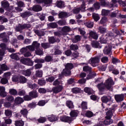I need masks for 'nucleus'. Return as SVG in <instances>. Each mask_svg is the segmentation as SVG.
I'll return each mask as SVG.
<instances>
[{
	"label": "nucleus",
	"mask_w": 126,
	"mask_h": 126,
	"mask_svg": "<svg viewBox=\"0 0 126 126\" xmlns=\"http://www.w3.org/2000/svg\"><path fill=\"white\" fill-rule=\"evenodd\" d=\"M65 69L63 70L62 74L63 75H65V76H68V75H71V69L73 68V64L71 63H67L65 66Z\"/></svg>",
	"instance_id": "f257e3e1"
},
{
	"label": "nucleus",
	"mask_w": 126,
	"mask_h": 126,
	"mask_svg": "<svg viewBox=\"0 0 126 126\" xmlns=\"http://www.w3.org/2000/svg\"><path fill=\"white\" fill-rule=\"evenodd\" d=\"M104 85L106 89L110 90V89H112L113 86L115 85V82L114 80H113V78L110 77L105 81Z\"/></svg>",
	"instance_id": "f03ea898"
},
{
	"label": "nucleus",
	"mask_w": 126,
	"mask_h": 126,
	"mask_svg": "<svg viewBox=\"0 0 126 126\" xmlns=\"http://www.w3.org/2000/svg\"><path fill=\"white\" fill-rule=\"evenodd\" d=\"M100 2L101 3V5L103 6H109V7H114V6H118L117 5V2L118 1L117 0H112L111 4L110 3L108 2V1H106L105 0H100Z\"/></svg>",
	"instance_id": "7ed1b4c3"
},
{
	"label": "nucleus",
	"mask_w": 126,
	"mask_h": 126,
	"mask_svg": "<svg viewBox=\"0 0 126 126\" xmlns=\"http://www.w3.org/2000/svg\"><path fill=\"white\" fill-rule=\"evenodd\" d=\"M31 27V25L30 24H19L18 26L15 28L16 31L17 32H22V30H24L25 29H29Z\"/></svg>",
	"instance_id": "20e7f679"
},
{
	"label": "nucleus",
	"mask_w": 126,
	"mask_h": 126,
	"mask_svg": "<svg viewBox=\"0 0 126 126\" xmlns=\"http://www.w3.org/2000/svg\"><path fill=\"white\" fill-rule=\"evenodd\" d=\"M99 62H100V56H96L95 57L91 58L89 60V63L94 67H95V66H97Z\"/></svg>",
	"instance_id": "39448f33"
},
{
	"label": "nucleus",
	"mask_w": 126,
	"mask_h": 126,
	"mask_svg": "<svg viewBox=\"0 0 126 126\" xmlns=\"http://www.w3.org/2000/svg\"><path fill=\"white\" fill-rule=\"evenodd\" d=\"M113 120L106 118V120L103 121L99 122L98 124L94 125V126H104L103 125H105V126H109V125H111L113 124Z\"/></svg>",
	"instance_id": "423d86ee"
},
{
	"label": "nucleus",
	"mask_w": 126,
	"mask_h": 126,
	"mask_svg": "<svg viewBox=\"0 0 126 126\" xmlns=\"http://www.w3.org/2000/svg\"><path fill=\"white\" fill-rule=\"evenodd\" d=\"M95 83L98 84L96 87L99 90V91H102L105 89V86H104V84H103V81L101 80V79H97L95 80Z\"/></svg>",
	"instance_id": "0eeeda50"
},
{
	"label": "nucleus",
	"mask_w": 126,
	"mask_h": 126,
	"mask_svg": "<svg viewBox=\"0 0 126 126\" xmlns=\"http://www.w3.org/2000/svg\"><path fill=\"white\" fill-rule=\"evenodd\" d=\"M63 89V86L62 85H59L58 86L54 87L52 89V91L53 92V93H54V94H58V93L62 92Z\"/></svg>",
	"instance_id": "6e6552de"
},
{
	"label": "nucleus",
	"mask_w": 126,
	"mask_h": 126,
	"mask_svg": "<svg viewBox=\"0 0 126 126\" xmlns=\"http://www.w3.org/2000/svg\"><path fill=\"white\" fill-rule=\"evenodd\" d=\"M21 63L23 64H26V65H30L32 66L33 65V63L29 58H23L21 60Z\"/></svg>",
	"instance_id": "1a4fd4ad"
},
{
	"label": "nucleus",
	"mask_w": 126,
	"mask_h": 126,
	"mask_svg": "<svg viewBox=\"0 0 126 126\" xmlns=\"http://www.w3.org/2000/svg\"><path fill=\"white\" fill-rule=\"evenodd\" d=\"M60 120L62 121V122H64V123H68L69 124H70L73 121V119L72 118L63 116L60 117Z\"/></svg>",
	"instance_id": "9d476101"
},
{
	"label": "nucleus",
	"mask_w": 126,
	"mask_h": 126,
	"mask_svg": "<svg viewBox=\"0 0 126 126\" xmlns=\"http://www.w3.org/2000/svg\"><path fill=\"white\" fill-rule=\"evenodd\" d=\"M62 35H66L68 32L71 31V28L69 26H64L62 29Z\"/></svg>",
	"instance_id": "9b49d317"
},
{
	"label": "nucleus",
	"mask_w": 126,
	"mask_h": 126,
	"mask_svg": "<svg viewBox=\"0 0 126 126\" xmlns=\"http://www.w3.org/2000/svg\"><path fill=\"white\" fill-rule=\"evenodd\" d=\"M32 51V52H33V51H35V48H34V46H33V44L32 45L27 46L26 48H23L21 49V53H24L27 51Z\"/></svg>",
	"instance_id": "f8f14e48"
},
{
	"label": "nucleus",
	"mask_w": 126,
	"mask_h": 126,
	"mask_svg": "<svg viewBox=\"0 0 126 126\" xmlns=\"http://www.w3.org/2000/svg\"><path fill=\"white\" fill-rule=\"evenodd\" d=\"M85 10V3L83 2L80 8H76L73 10V12L75 13H79V11L81 10V11H84Z\"/></svg>",
	"instance_id": "ddd939ff"
},
{
	"label": "nucleus",
	"mask_w": 126,
	"mask_h": 126,
	"mask_svg": "<svg viewBox=\"0 0 126 126\" xmlns=\"http://www.w3.org/2000/svg\"><path fill=\"white\" fill-rule=\"evenodd\" d=\"M29 10H33V11L38 12L42 10V7L39 5H36L33 6L32 8H30Z\"/></svg>",
	"instance_id": "4468645a"
},
{
	"label": "nucleus",
	"mask_w": 126,
	"mask_h": 126,
	"mask_svg": "<svg viewBox=\"0 0 126 126\" xmlns=\"http://www.w3.org/2000/svg\"><path fill=\"white\" fill-rule=\"evenodd\" d=\"M7 94L5 92V88L3 86H0V96L3 98L6 97Z\"/></svg>",
	"instance_id": "2eb2a0df"
},
{
	"label": "nucleus",
	"mask_w": 126,
	"mask_h": 126,
	"mask_svg": "<svg viewBox=\"0 0 126 126\" xmlns=\"http://www.w3.org/2000/svg\"><path fill=\"white\" fill-rule=\"evenodd\" d=\"M114 112H115V110L113 109L111 110H108L106 113L105 119H109L111 120L112 117H113V113H114Z\"/></svg>",
	"instance_id": "dca6fc26"
},
{
	"label": "nucleus",
	"mask_w": 126,
	"mask_h": 126,
	"mask_svg": "<svg viewBox=\"0 0 126 126\" xmlns=\"http://www.w3.org/2000/svg\"><path fill=\"white\" fill-rule=\"evenodd\" d=\"M101 100L102 103H108L112 100V97L110 96H103L101 97Z\"/></svg>",
	"instance_id": "f3484780"
},
{
	"label": "nucleus",
	"mask_w": 126,
	"mask_h": 126,
	"mask_svg": "<svg viewBox=\"0 0 126 126\" xmlns=\"http://www.w3.org/2000/svg\"><path fill=\"white\" fill-rule=\"evenodd\" d=\"M114 97L116 101L117 102H122V101H124V95L123 94H116Z\"/></svg>",
	"instance_id": "a211bd4d"
},
{
	"label": "nucleus",
	"mask_w": 126,
	"mask_h": 126,
	"mask_svg": "<svg viewBox=\"0 0 126 126\" xmlns=\"http://www.w3.org/2000/svg\"><path fill=\"white\" fill-rule=\"evenodd\" d=\"M32 15V13L30 11H26L24 13H21V16L22 18H26V17H29Z\"/></svg>",
	"instance_id": "6ab92c4d"
},
{
	"label": "nucleus",
	"mask_w": 126,
	"mask_h": 126,
	"mask_svg": "<svg viewBox=\"0 0 126 126\" xmlns=\"http://www.w3.org/2000/svg\"><path fill=\"white\" fill-rule=\"evenodd\" d=\"M29 95L32 98H37L38 95L37 91H33L29 93Z\"/></svg>",
	"instance_id": "aec40b11"
},
{
	"label": "nucleus",
	"mask_w": 126,
	"mask_h": 126,
	"mask_svg": "<svg viewBox=\"0 0 126 126\" xmlns=\"http://www.w3.org/2000/svg\"><path fill=\"white\" fill-rule=\"evenodd\" d=\"M24 102V100L21 97L18 96L16 97V98L15 99V103L16 104H22V103Z\"/></svg>",
	"instance_id": "412c9836"
},
{
	"label": "nucleus",
	"mask_w": 126,
	"mask_h": 126,
	"mask_svg": "<svg viewBox=\"0 0 126 126\" xmlns=\"http://www.w3.org/2000/svg\"><path fill=\"white\" fill-rule=\"evenodd\" d=\"M111 51H112V48L110 47H106L103 50V53L105 55H110L111 54Z\"/></svg>",
	"instance_id": "4be33fe9"
},
{
	"label": "nucleus",
	"mask_w": 126,
	"mask_h": 126,
	"mask_svg": "<svg viewBox=\"0 0 126 126\" xmlns=\"http://www.w3.org/2000/svg\"><path fill=\"white\" fill-rule=\"evenodd\" d=\"M89 35L93 39H94L95 40H97V39H98V34H97L95 32L92 31L90 32Z\"/></svg>",
	"instance_id": "5701e85b"
},
{
	"label": "nucleus",
	"mask_w": 126,
	"mask_h": 126,
	"mask_svg": "<svg viewBox=\"0 0 126 126\" xmlns=\"http://www.w3.org/2000/svg\"><path fill=\"white\" fill-rule=\"evenodd\" d=\"M48 120L50 121V122H56V121H58V118L57 116L52 115L50 116H49L48 117Z\"/></svg>",
	"instance_id": "b1692460"
},
{
	"label": "nucleus",
	"mask_w": 126,
	"mask_h": 126,
	"mask_svg": "<svg viewBox=\"0 0 126 126\" xmlns=\"http://www.w3.org/2000/svg\"><path fill=\"white\" fill-rule=\"evenodd\" d=\"M84 91L86 93H87L88 95H91V94H93V93H94L93 90L90 88H85L84 89Z\"/></svg>",
	"instance_id": "393cba45"
},
{
	"label": "nucleus",
	"mask_w": 126,
	"mask_h": 126,
	"mask_svg": "<svg viewBox=\"0 0 126 126\" xmlns=\"http://www.w3.org/2000/svg\"><path fill=\"white\" fill-rule=\"evenodd\" d=\"M57 6L58 7H60V8H62V7H64V2L59 0L57 2Z\"/></svg>",
	"instance_id": "a878e982"
},
{
	"label": "nucleus",
	"mask_w": 126,
	"mask_h": 126,
	"mask_svg": "<svg viewBox=\"0 0 126 126\" xmlns=\"http://www.w3.org/2000/svg\"><path fill=\"white\" fill-rule=\"evenodd\" d=\"M1 6L3 7V8H6V7L9 6V3H8L7 1L4 0L1 2Z\"/></svg>",
	"instance_id": "bb28decb"
},
{
	"label": "nucleus",
	"mask_w": 126,
	"mask_h": 126,
	"mask_svg": "<svg viewBox=\"0 0 126 126\" xmlns=\"http://www.w3.org/2000/svg\"><path fill=\"white\" fill-rule=\"evenodd\" d=\"M66 105L69 109H73L74 106H73V103L71 101L68 100L66 101Z\"/></svg>",
	"instance_id": "cd10ccee"
},
{
	"label": "nucleus",
	"mask_w": 126,
	"mask_h": 126,
	"mask_svg": "<svg viewBox=\"0 0 126 126\" xmlns=\"http://www.w3.org/2000/svg\"><path fill=\"white\" fill-rule=\"evenodd\" d=\"M77 115H78V113L76 110H72L70 113L71 118H75V117H77Z\"/></svg>",
	"instance_id": "c85d7f7f"
},
{
	"label": "nucleus",
	"mask_w": 126,
	"mask_h": 126,
	"mask_svg": "<svg viewBox=\"0 0 126 126\" xmlns=\"http://www.w3.org/2000/svg\"><path fill=\"white\" fill-rule=\"evenodd\" d=\"M5 115L6 117L11 118V116H12V112L9 109H7L5 110Z\"/></svg>",
	"instance_id": "c756f323"
},
{
	"label": "nucleus",
	"mask_w": 126,
	"mask_h": 126,
	"mask_svg": "<svg viewBox=\"0 0 126 126\" xmlns=\"http://www.w3.org/2000/svg\"><path fill=\"white\" fill-rule=\"evenodd\" d=\"M9 93L11 95H13L14 96H15V95H17V91L14 89H11L9 90Z\"/></svg>",
	"instance_id": "7c9ffc66"
},
{
	"label": "nucleus",
	"mask_w": 126,
	"mask_h": 126,
	"mask_svg": "<svg viewBox=\"0 0 126 126\" xmlns=\"http://www.w3.org/2000/svg\"><path fill=\"white\" fill-rule=\"evenodd\" d=\"M10 57L13 60H16V61H18V60H19V57L17 55V53L12 54Z\"/></svg>",
	"instance_id": "2f4dec72"
},
{
	"label": "nucleus",
	"mask_w": 126,
	"mask_h": 126,
	"mask_svg": "<svg viewBox=\"0 0 126 126\" xmlns=\"http://www.w3.org/2000/svg\"><path fill=\"white\" fill-rule=\"evenodd\" d=\"M20 113L21 115H23L25 117H27V115L28 114V110L25 108H23L21 111Z\"/></svg>",
	"instance_id": "473e14b6"
},
{
	"label": "nucleus",
	"mask_w": 126,
	"mask_h": 126,
	"mask_svg": "<svg viewBox=\"0 0 126 126\" xmlns=\"http://www.w3.org/2000/svg\"><path fill=\"white\" fill-rule=\"evenodd\" d=\"M98 31L101 34H104V33H106L107 29L105 28L100 26L98 27Z\"/></svg>",
	"instance_id": "72a5a7b5"
},
{
	"label": "nucleus",
	"mask_w": 126,
	"mask_h": 126,
	"mask_svg": "<svg viewBox=\"0 0 126 126\" xmlns=\"http://www.w3.org/2000/svg\"><path fill=\"white\" fill-rule=\"evenodd\" d=\"M20 76L14 75L12 78V80L13 82H18L19 81Z\"/></svg>",
	"instance_id": "f704fd0d"
},
{
	"label": "nucleus",
	"mask_w": 126,
	"mask_h": 126,
	"mask_svg": "<svg viewBox=\"0 0 126 126\" xmlns=\"http://www.w3.org/2000/svg\"><path fill=\"white\" fill-rule=\"evenodd\" d=\"M32 46H33L34 50L35 49L36 50H37L38 49H39L40 48V43H38L37 41H34L32 43Z\"/></svg>",
	"instance_id": "c9c22d12"
},
{
	"label": "nucleus",
	"mask_w": 126,
	"mask_h": 126,
	"mask_svg": "<svg viewBox=\"0 0 126 126\" xmlns=\"http://www.w3.org/2000/svg\"><path fill=\"white\" fill-rule=\"evenodd\" d=\"M35 75L37 77H42L43 76V71L42 70L36 71Z\"/></svg>",
	"instance_id": "e433bc0d"
},
{
	"label": "nucleus",
	"mask_w": 126,
	"mask_h": 126,
	"mask_svg": "<svg viewBox=\"0 0 126 126\" xmlns=\"http://www.w3.org/2000/svg\"><path fill=\"white\" fill-rule=\"evenodd\" d=\"M100 43H102V44H106V43H107V36L102 35L100 37Z\"/></svg>",
	"instance_id": "4c0bfd02"
},
{
	"label": "nucleus",
	"mask_w": 126,
	"mask_h": 126,
	"mask_svg": "<svg viewBox=\"0 0 126 126\" xmlns=\"http://www.w3.org/2000/svg\"><path fill=\"white\" fill-rule=\"evenodd\" d=\"M16 126H24V122L22 120L15 121V124Z\"/></svg>",
	"instance_id": "58836bf2"
},
{
	"label": "nucleus",
	"mask_w": 126,
	"mask_h": 126,
	"mask_svg": "<svg viewBox=\"0 0 126 126\" xmlns=\"http://www.w3.org/2000/svg\"><path fill=\"white\" fill-rule=\"evenodd\" d=\"M92 16H93V19L96 22H97V21H98V20L100 19V17H99V15H98V14L93 13Z\"/></svg>",
	"instance_id": "ea45409f"
},
{
	"label": "nucleus",
	"mask_w": 126,
	"mask_h": 126,
	"mask_svg": "<svg viewBox=\"0 0 126 126\" xmlns=\"http://www.w3.org/2000/svg\"><path fill=\"white\" fill-rule=\"evenodd\" d=\"M35 54L36 55H38V56H43L44 55L43 50L39 48L35 50Z\"/></svg>",
	"instance_id": "a19ab883"
},
{
	"label": "nucleus",
	"mask_w": 126,
	"mask_h": 126,
	"mask_svg": "<svg viewBox=\"0 0 126 126\" xmlns=\"http://www.w3.org/2000/svg\"><path fill=\"white\" fill-rule=\"evenodd\" d=\"M58 24L60 26H63L66 25V21L64 20H59L57 22Z\"/></svg>",
	"instance_id": "79ce46f5"
},
{
	"label": "nucleus",
	"mask_w": 126,
	"mask_h": 126,
	"mask_svg": "<svg viewBox=\"0 0 126 126\" xmlns=\"http://www.w3.org/2000/svg\"><path fill=\"white\" fill-rule=\"evenodd\" d=\"M23 74L26 76H30L31 75V70L30 69H27V70L23 71Z\"/></svg>",
	"instance_id": "37998d69"
},
{
	"label": "nucleus",
	"mask_w": 126,
	"mask_h": 126,
	"mask_svg": "<svg viewBox=\"0 0 126 126\" xmlns=\"http://www.w3.org/2000/svg\"><path fill=\"white\" fill-rule=\"evenodd\" d=\"M34 33L37 35V36H44V32H43L42 31H39V30H34Z\"/></svg>",
	"instance_id": "c03bdc74"
},
{
	"label": "nucleus",
	"mask_w": 126,
	"mask_h": 126,
	"mask_svg": "<svg viewBox=\"0 0 126 126\" xmlns=\"http://www.w3.org/2000/svg\"><path fill=\"white\" fill-rule=\"evenodd\" d=\"M46 121H47V118H46V117H40L37 120V122L40 124H44Z\"/></svg>",
	"instance_id": "a18cd8bd"
},
{
	"label": "nucleus",
	"mask_w": 126,
	"mask_h": 126,
	"mask_svg": "<svg viewBox=\"0 0 126 126\" xmlns=\"http://www.w3.org/2000/svg\"><path fill=\"white\" fill-rule=\"evenodd\" d=\"M66 16H67V13L66 12H62L59 14V18H64Z\"/></svg>",
	"instance_id": "49530a36"
},
{
	"label": "nucleus",
	"mask_w": 126,
	"mask_h": 126,
	"mask_svg": "<svg viewBox=\"0 0 126 126\" xmlns=\"http://www.w3.org/2000/svg\"><path fill=\"white\" fill-rule=\"evenodd\" d=\"M94 76H96V73L95 72H93L90 73L87 77V79H91V78H93Z\"/></svg>",
	"instance_id": "de8ad7c7"
},
{
	"label": "nucleus",
	"mask_w": 126,
	"mask_h": 126,
	"mask_svg": "<svg viewBox=\"0 0 126 126\" xmlns=\"http://www.w3.org/2000/svg\"><path fill=\"white\" fill-rule=\"evenodd\" d=\"M28 87L29 88H31V89H38V86L36 84H28Z\"/></svg>",
	"instance_id": "09e8293b"
},
{
	"label": "nucleus",
	"mask_w": 126,
	"mask_h": 126,
	"mask_svg": "<svg viewBox=\"0 0 126 126\" xmlns=\"http://www.w3.org/2000/svg\"><path fill=\"white\" fill-rule=\"evenodd\" d=\"M0 66L1 70H3V71H5V70H8V67H7V65L5 64H0Z\"/></svg>",
	"instance_id": "8fccbe9b"
},
{
	"label": "nucleus",
	"mask_w": 126,
	"mask_h": 126,
	"mask_svg": "<svg viewBox=\"0 0 126 126\" xmlns=\"http://www.w3.org/2000/svg\"><path fill=\"white\" fill-rule=\"evenodd\" d=\"M26 93V92H25V90L22 89H19L18 92V95H19V96H24Z\"/></svg>",
	"instance_id": "3c124183"
},
{
	"label": "nucleus",
	"mask_w": 126,
	"mask_h": 126,
	"mask_svg": "<svg viewBox=\"0 0 126 126\" xmlns=\"http://www.w3.org/2000/svg\"><path fill=\"white\" fill-rule=\"evenodd\" d=\"M35 63H45V60L42 59H37L34 60Z\"/></svg>",
	"instance_id": "603ef678"
},
{
	"label": "nucleus",
	"mask_w": 126,
	"mask_h": 126,
	"mask_svg": "<svg viewBox=\"0 0 126 126\" xmlns=\"http://www.w3.org/2000/svg\"><path fill=\"white\" fill-rule=\"evenodd\" d=\"M81 108L83 110H87V102L83 101L81 104Z\"/></svg>",
	"instance_id": "864d4df0"
},
{
	"label": "nucleus",
	"mask_w": 126,
	"mask_h": 126,
	"mask_svg": "<svg viewBox=\"0 0 126 126\" xmlns=\"http://www.w3.org/2000/svg\"><path fill=\"white\" fill-rule=\"evenodd\" d=\"M41 47L43 49H48L50 47V43H42Z\"/></svg>",
	"instance_id": "5fc2aeb1"
},
{
	"label": "nucleus",
	"mask_w": 126,
	"mask_h": 126,
	"mask_svg": "<svg viewBox=\"0 0 126 126\" xmlns=\"http://www.w3.org/2000/svg\"><path fill=\"white\" fill-rule=\"evenodd\" d=\"M0 82L1 84H6L7 82H8V79L6 78L3 77L1 79Z\"/></svg>",
	"instance_id": "6e6d98bb"
},
{
	"label": "nucleus",
	"mask_w": 126,
	"mask_h": 126,
	"mask_svg": "<svg viewBox=\"0 0 126 126\" xmlns=\"http://www.w3.org/2000/svg\"><path fill=\"white\" fill-rule=\"evenodd\" d=\"M92 45L93 48H100V45H99V43L97 41H93L92 43Z\"/></svg>",
	"instance_id": "4d7b16f0"
},
{
	"label": "nucleus",
	"mask_w": 126,
	"mask_h": 126,
	"mask_svg": "<svg viewBox=\"0 0 126 126\" xmlns=\"http://www.w3.org/2000/svg\"><path fill=\"white\" fill-rule=\"evenodd\" d=\"M92 68L91 67H90L89 66H85L83 68V71L87 72V71H91Z\"/></svg>",
	"instance_id": "13d9d810"
},
{
	"label": "nucleus",
	"mask_w": 126,
	"mask_h": 126,
	"mask_svg": "<svg viewBox=\"0 0 126 126\" xmlns=\"http://www.w3.org/2000/svg\"><path fill=\"white\" fill-rule=\"evenodd\" d=\"M109 61V58L108 57L104 56L101 59V62L103 63H107Z\"/></svg>",
	"instance_id": "bf43d9fd"
},
{
	"label": "nucleus",
	"mask_w": 126,
	"mask_h": 126,
	"mask_svg": "<svg viewBox=\"0 0 126 126\" xmlns=\"http://www.w3.org/2000/svg\"><path fill=\"white\" fill-rule=\"evenodd\" d=\"M52 2H53V0H43V3L46 6L50 5Z\"/></svg>",
	"instance_id": "052dcab7"
},
{
	"label": "nucleus",
	"mask_w": 126,
	"mask_h": 126,
	"mask_svg": "<svg viewBox=\"0 0 126 126\" xmlns=\"http://www.w3.org/2000/svg\"><path fill=\"white\" fill-rule=\"evenodd\" d=\"M19 80L21 83H26V81H27V79L25 78L24 76H20Z\"/></svg>",
	"instance_id": "680f3d73"
},
{
	"label": "nucleus",
	"mask_w": 126,
	"mask_h": 126,
	"mask_svg": "<svg viewBox=\"0 0 126 126\" xmlns=\"http://www.w3.org/2000/svg\"><path fill=\"white\" fill-rule=\"evenodd\" d=\"M93 115H94L93 112L90 111H87L86 112V116L88 118H92V117L93 116Z\"/></svg>",
	"instance_id": "e2e57ef3"
},
{
	"label": "nucleus",
	"mask_w": 126,
	"mask_h": 126,
	"mask_svg": "<svg viewBox=\"0 0 126 126\" xmlns=\"http://www.w3.org/2000/svg\"><path fill=\"white\" fill-rule=\"evenodd\" d=\"M110 13V11L106 9H102L101 11V14L102 15H104L105 16L108 15Z\"/></svg>",
	"instance_id": "0e129e2a"
},
{
	"label": "nucleus",
	"mask_w": 126,
	"mask_h": 126,
	"mask_svg": "<svg viewBox=\"0 0 126 126\" xmlns=\"http://www.w3.org/2000/svg\"><path fill=\"white\" fill-rule=\"evenodd\" d=\"M7 21H8L7 18L4 17L0 16V22H2V24L7 22Z\"/></svg>",
	"instance_id": "69168bd1"
},
{
	"label": "nucleus",
	"mask_w": 126,
	"mask_h": 126,
	"mask_svg": "<svg viewBox=\"0 0 126 126\" xmlns=\"http://www.w3.org/2000/svg\"><path fill=\"white\" fill-rule=\"evenodd\" d=\"M72 92L75 94L79 93V92H80V89L78 88H73L72 89Z\"/></svg>",
	"instance_id": "338daca9"
},
{
	"label": "nucleus",
	"mask_w": 126,
	"mask_h": 126,
	"mask_svg": "<svg viewBox=\"0 0 126 126\" xmlns=\"http://www.w3.org/2000/svg\"><path fill=\"white\" fill-rule=\"evenodd\" d=\"M118 3L121 6H126V1H123L122 0H119L118 1Z\"/></svg>",
	"instance_id": "774afa93"
}]
</instances>
